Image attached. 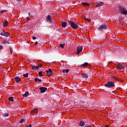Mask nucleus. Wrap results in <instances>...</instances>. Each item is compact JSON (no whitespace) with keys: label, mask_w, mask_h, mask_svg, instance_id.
Masks as SVG:
<instances>
[{"label":"nucleus","mask_w":127,"mask_h":127,"mask_svg":"<svg viewBox=\"0 0 127 127\" xmlns=\"http://www.w3.org/2000/svg\"><path fill=\"white\" fill-rule=\"evenodd\" d=\"M119 10L121 12V14H124L125 15H127V10L125 7L123 6H119Z\"/></svg>","instance_id":"nucleus-1"},{"label":"nucleus","mask_w":127,"mask_h":127,"mask_svg":"<svg viewBox=\"0 0 127 127\" xmlns=\"http://www.w3.org/2000/svg\"><path fill=\"white\" fill-rule=\"evenodd\" d=\"M104 86L108 89L114 88L115 87V83L113 81H108L107 83L104 85Z\"/></svg>","instance_id":"nucleus-2"},{"label":"nucleus","mask_w":127,"mask_h":127,"mask_svg":"<svg viewBox=\"0 0 127 127\" xmlns=\"http://www.w3.org/2000/svg\"><path fill=\"white\" fill-rule=\"evenodd\" d=\"M68 22L70 26H71L72 28H74V29H77V28H79V26H78V24L77 23H75V22L72 21H68Z\"/></svg>","instance_id":"nucleus-3"},{"label":"nucleus","mask_w":127,"mask_h":127,"mask_svg":"<svg viewBox=\"0 0 127 127\" xmlns=\"http://www.w3.org/2000/svg\"><path fill=\"white\" fill-rule=\"evenodd\" d=\"M47 72V76H48V77L50 76H52L53 74H54V72L52 71V70L51 68H49L48 70L46 71Z\"/></svg>","instance_id":"nucleus-4"},{"label":"nucleus","mask_w":127,"mask_h":127,"mask_svg":"<svg viewBox=\"0 0 127 127\" xmlns=\"http://www.w3.org/2000/svg\"><path fill=\"white\" fill-rule=\"evenodd\" d=\"M82 50H83V47L82 46L78 47L77 48V53H76L77 55H79V54H80V53L82 52Z\"/></svg>","instance_id":"nucleus-5"},{"label":"nucleus","mask_w":127,"mask_h":127,"mask_svg":"<svg viewBox=\"0 0 127 127\" xmlns=\"http://www.w3.org/2000/svg\"><path fill=\"white\" fill-rule=\"evenodd\" d=\"M0 35L2 36H6V37H8L9 36V33L6 32H4L3 31L2 32L0 33Z\"/></svg>","instance_id":"nucleus-6"},{"label":"nucleus","mask_w":127,"mask_h":127,"mask_svg":"<svg viewBox=\"0 0 127 127\" xmlns=\"http://www.w3.org/2000/svg\"><path fill=\"white\" fill-rule=\"evenodd\" d=\"M100 30H103V29H107V25L105 24H102L98 28Z\"/></svg>","instance_id":"nucleus-7"},{"label":"nucleus","mask_w":127,"mask_h":127,"mask_svg":"<svg viewBox=\"0 0 127 127\" xmlns=\"http://www.w3.org/2000/svg\"><path fill=\"white\" fill-rule=\"evenodd\" d=\"M40 90L41 91V93H45V91H47V88L42 87L40 88Z\"/></svg>","instance_id":"nucleus-8"},{"label":"nucleus","mask_w":127,"mask_h":127,"mask_svg":"<svg viewBox=\"0 0 127 127\" xmlns=\"http://www.w3.org/2000/svg\"><path fill=\"white\" fill-rule=\"evenodd\" d=\"M117 70H124L125 69V66L123 65H118L116 67Z\"/></svg>","instance_id":"nucleus-9"},{"label":"nucleus","mask_w":127,"mask_h":127,"mask_svg":"<svg viewBox=\"0 0 127 127\" xmlns=\"http://www.w3.org/2000/svg\"><path fill=\"white\" fill-rule=\"evenodd\" d=\"M15 80L16 81V83H19V82L21 81V79L19 76H16L15 77Z\"/></svg>","instance_id":"nucleus-10"},{"label":"nucleus","mask_w":127,"mask_h":127,"mask_svg":"<svg viewBox=\"0 0 127 127\" xmlns=\"http://www.w3.org/2000/svg\"><path fill=\"white\" fill-rule=\"evenodd\" d=\"M31 113V114H37V113H38V109H37V108H35L34 110H32Z\"/></svg>","instance_id":"nucleus-11"},{"label":"nucleus","mask_w":127,"mask_h":127,"mask_svg":"<svg viewBox=\"0 0 127 127\" xmlns=\"http://www.w3.org/2000/svg\"><path fill=\"white\" fill-rule=\"evenodd\" d=\"M104 4H105V2L103 1H101L97 4V7L102 6V5H104Z\"/></svg>","instance_id":"nucleus-12"},{"label":"nucleus","mask_w":127,"mask_h":127,"mask_svg":"<svg viewBox=\"0 0 127 127\" xmlns=\"http://www.w3.org/2000/svg\"><path fill=\"white\" fill-rule=\"evenodd\" d=\"M29 94V92L28 91H26V92L22 94V97H28V95Z\"/></svg>","instance_id":"nucleus-13"},{"label":"nucleus","mask_w":127,"mask_h":127,"mask_svg":"<svg viewBox=\"0 0 127 127\" xmlns=\"http://www.w3.org/2000/svg\"><path fill=\"white\" fill-rule=\"evenodd\" d=\"M38 69H39V66H38L33 65L32 67V70H38Z\"/></svg>","instance_id":"nucleus-14"},{"label":"nucleus","mask_w":127,"mask_h":127,"mask_svg":"<svg viewBox=\"0 0 127 127\" xmlns=\"http://www.w3.org/2000/svg\"><path fill=\"white\" fill-rule=\"evenodd\" d=\"M47 21L48 22H51V16L50 15H49L47 17Z\"/></svg>","instance_id":"nucleus-15"},{"label":"nucleus","mask_w":127,"mask_h":127,"mask_svg":"<svg viewBox=\"0 0 127 127\" xmlns=\"http://www.w3.org/2000/svg\"><path fill=\"white\" fill-rule=\"evenodd\" d=\"M88 65H89V64L88 63H84L83 64L81 65V67L84 68V67H87Z\"/></svg>","instance_id":"nucleus-16"},{"label":"nucleus","mask_w":127,"mask_h":127,"mask_svg":"<svg viewBox=\"0 0 127 127\" xmlns=\"http://www.w3.org/2000/svg\"><path fill=\"white\" fill-rule=\"evenodd\" d=\"M79 125L80 127H84V126H85V122H84V121H80Z\"/></svg>","instance_id":"nucleus-17"},{"label":"nucleus","mask_w":127,"mask_h":127,"mask_svg":"<svg viewBox=\"0 0 127 127\" xmlns=\"http://www.w3.org/2000/svg\"><path fill=\"white\" fill-rule=\"evenodd\" d=\"M66 26H67V23H66V22H63L62 23V27L65 28V27H66Z\"/></svg>","instance_id":"nucleus-18"},{"label":"nucleus","mask_w":127,"mask_h":127,"mask_svg":"<svg viewBox=\"0 0 127 127\" xmlns=\"http://www.w3.org/2000/svg\"><path fill=\"white\" fill-rule=\"evenodd\" d=\"M3 25L4 26H7L8 25V21H5L3 23Z\"/></svg>","instance_id":"nucleus-19"},{"label":"nucleus","mask_w":127,"mask_h":127,"mask_svg":"<svg viewBox=\"0 0 127 127\" xmlns=\"http://www.w3.org/2000/svg\"><path fill=\"white\" fill-rule=\"evenodd\" d=\"M82 5H83L84 6H89L90 5V4L87 2H83Z\"/></svg>","instance_id":"nucleus-20"},{"label":"nucleus","mask_w":127,"mask_h":127,"mask_svg":"<svg viewBox=\"0 0 127 127\" xmlns=\"http://www.w3.org/2000/svg\"><path fill=\"white\" fill-rule=\"evenodd\" d=\"M81 77H82V78H85V79H87L88 78V75L86 74H81Z\"/></svg>","instance_id":"nucleus-21"},{"label":"nucleus","mask_w":127,"mask_h":127,"mask_svg":"<svg viewBox=\"0 0 127 127\" xmlns=\"http://www.w3.org/2000/svg\"><path fill=\"white\" fill-rule=\"evenodd\" d=\"M111 78L112 79H114V80H116V81H119V78H118V77H117L116 76L112 75L111 76Z\"/></svg>","instance_id":"nucleus-22"},{"label":"nucleus","mask_w":127,"mask_h":127,"mask_svg":"<svg viewBox=\"0 0 127 127\" xmlns=\"http://www.w3.org/2000/svg\"><path fill=\"white\" fill-rule=\"evenodd\" d=\"M35 82H42L41 79H39L38 78H36L34 79Z\"/></svg>","instance_id":"nucleus-23"},{"label":"nucleus","mask_w":127,"mask_h":127,"mask_svg":"<svg viewBox=\"0 0 127 127\" xmlns=\"http://www.w3.org/2000/svg\"><path fill=\"white\" fill-rule=\"evenodd\" d=\"M28 75H29L28 73H24L23 74V77H25V78H28Z\"/></svg>","instance_id":"nucleus-24"},{"label":"nucleus","mask_w":127,"mask_h":127,"mask_svg":"<svg viewBox=\"0 0 127 127\" xmlns=\"http://www.w3.org/2000/svg\"><path fill=\"white\" fill-rule=\"evenodd\" d=\"M63 73H69V69H63Z\"/></svg>","instance_id":"nucleus-25"},{"label":"nucleus","mask_w":127,"mask_h":127,"mask_svg":"<svg viewBox=\"0 0 127 127\" xmlns=\"http://www.w3.org/2000/svg\"><path fill=\"white\" fill-rule=\"evenodd\" d=\"M8 100L10 101V102H13V97H9Z\"/></svg>","instance_id":"nucleus-26"},{"label":"nucleus","mask_w":127,"mask_h":127,"mask_svg":"<svg viewBox=\"0 0 127 127\" xmlns=\"http://www.w3.org/2000/svg\"><path fill=\"white\" fill-rule=\"evenodd\" d=\"M42 73H43V71H40L39 72V77H42L43 75H42Z\"/></svg>","instance_id":"nucleus-27"},{"label":"nucleus","mask_w":127,"mask_h":127,"mask_svg":"<svg viewBox=\"0 0 127 127\" xmlns=\"http://www.w3.org/2000/svg\"><path fill=\"white\" fill-rule=\"evenodd\" d=\"M65 45V44H60V47L62 48L63 49H64V46Z\"/></svg>","instance_id":"nucleus-28"},{"label":"nucleus","mask_w":127,"mask_h":127,"mask_svg":"<svg viewBox=\"0 0 127 127\" xmlns=\"http://www.w3.org/2000/svg\"><path fill=\"white\" fill-rule=\"evenodd\" d=\"M9 116V114L8 113H5V114H3V117H8Z\"/></svg>","instance_id":"nucleus-29"},{"label":"nucleus","mask_w":127,"mask_h":127,"mask_svg":"<svg viewBox=\"0 0 127 127\" xmlns=\"http://www.w3.org/2000/svg\"><path fill=\"white\" fill-rule=\"evenodd\" d=\"M6 11H7V10H1L0 11L1 13H3L4 12H6Z\"/></svg>","instance_id":"nucleus-30"},{"label":"nucleus","mask_w":127,"mask_h":127,"mask_svg":"<svg viewBox=\"0 0 127 127\" xmlns=\"http://www.w3.org/2000/svg\"><path fill=\"white\" fill-rule=\"evenodd\" d=\"M23 122H24V119H21L19 121V123L22 124V123H23Z\"/></svg>","instance_id":"nucleus-31"},{"label":"nucleus","mask_w":127,"mask_h":127,"mask_svg":"<svg viewBox=\"0 0 127 127\" xmlns=\"http://www.w3.org/2000/svg\"><path fill=\"white\" fill-rule=\"evenodd\" d=\"M7 42V41H6V40H3V42H2V43L3 44H6Z\"/></svg>","instance_id":"nucleus-32"},{"label":"nucleus","mask_w":127,"mask_h":127,"mask_svg":"<svg viewBox=\"0 0 127 127\" xmlns=\"http://www.w3.org/2000/svg\"><path fill=\"white\" fill-rule=\"evenodd\" d=\"M10 51L11 52V54H12V48H10Z\"/></svg>","instance_id":"nucleus-33"},{"label":"nucleus","mask_w":127,"mask_h":127,"mask_svg":"<svg viewBox=\"0 0 127 127\" xmlns=\"http://www.w3.org/2000/svg\"><path fill=\"white\" fill-rule=\"evenodd\" d=\"M118 81H120V82H124V80H121L120 78H118Z\"/></svg>","instance_id":"nucleus-34"},{"label":"nucleus","mask_w":127,"mask_h":127,"mask_svg":"<svg viewBox=\"0 0 127 127\" xmlns=\"http://www.w3.org/2000/svg\"><path fill=\"white\" fill-rule=\"evenodd\" d=\"M120 25H122V26H123L124 25V22H120Z\"/></svg>","instance_id":"nucleus-35"},{"label":"nucleus","mask_w":127,"mask_h":127,"mask_svg":"<svg viewBox=\"0 0 127 127\" xmlns=\"http://www.w3.org/2000/svg\"><path fill=\"white\" fill-rule=\"evenodd\" d=\"M39 68H42V64H39L38 65Z\"/></svg>","instance_id":"nucleus-36"},{"label":"nucleus","mask_w":127,"mask_h":127,"mask_svg":"<svg viewBox=\"0 0 127 127\" xmlns=\"http://www.w3.org/2000/svg\"><path fill=\"white\" fill-rule=\"evenodd\" d=\"M32 39H33V40H35V39H36V37L33 36L32 37Z\"/></svg>","instance_id":"nucleus-37"},{"label":"nucleus","mask_w":127,"mask_h":127,"mask_svg":"<svg viewBox=\"0 0 127 127\" xmlns=\"http://www.w3.org/2000/svg\"><path fill=\"white\" fill-rule=\"evenodd\" d=\"M81 103H82V104H85V101H83V100H81Z\"/></svg>","instance_id":"nucleus-38"},{"label":"nucleus","mask_w":127,"mask_h":127,"mask_svg":"<svg viewBox=\"0 0 127 127\" xmlns=\"http://www.w3.org/2000/svg\"><path fill=\"white\" fill-rule=\"evenodd\" d=\"M85 127H91V126L90 125H86Z\"/></svg>","instance_id":"nucleus-39"},{"label":"nucleus","mask_w":127,"mask_h":127,"mask_svg":"<svg viewBox=\"0 0 127 127\" xmlns=\"http://www.w3.org/2000/svg\"><path fill=\"white\" fill-rule=\"evenodd\" d=\"M2 49V46L0 45V50H1Z\"/></svg>","instance_id":"nucleus-40"},{"label":"nucleus","mask_w":127,"mask_h":127,"mask_svg":"<svg viewBox=\"0 0 127 127\" xmlns=\"http://www.w3.org/2000/svg\"><path fill=\"white\" fill-rule=\"evenodd\" d=\"M29 127H32V125L31 124H29L28 126Z\"/></svg>","instance_id":"nucleus-41"},{"label":"nucleus","mask_w":127,"mask_h":127,"mask_svg":"<svg viewBox=\"0 0 127 127\" xmlns=\"http://www.w3.org/2000/svg\"><path fill=\"white\" fill-rule=\"evenodd\" d=\"M26 19H27V20H29V17H26Z\"/></svg>","instance_id":"nucleus-42"},{"label":"nucleus","mask_w":127,"mask_h":127,"mask_svg":"<svg viewBox=\"0 0 127 127\" xmlns=\"http://www.w3.org/2000/svg\"><path fill=\"white\" fill-rule=\"evenodd\" d=\"M35 45H37V44H38V43L37 42H36L35 43Z\"/></svg>","instance_id":"nucleus-43"},{"label":"nucleus","mask_w":127,"mask_h":127,"mask_svg":"<svg viewBox=\"0 0 127 127\" xmlns=\"http://www.w3.org/2000/svg\"><path fill=\"white\" fill-rule=\"evenodd\" d=\"M17 1H21V0H17Z\"/></svg>","instance_id":"nucleus-44"},{"label":"nucleus","mask_w":127,"mask_h":127,"mask_svg":"<svg viewBox=\"0 0 127 127\" xmlns=\"http://www.w3.org/2000/svg\"><path fill=\"white\" fill-rule=\"evenodd\" d=\"M7 44H9L10 43H9V42H7Z\"/></svg>","instance_id":"nucleus-45"},{"label":"nucleus","mask_w":127,"mask_h":127,"mask_svg":"<svg viewBox=\"0 0 127 127\" xmlns=\"http://www.w3.org/2000/svg\"><path fill=\"white\" fill-rule=\"evenodd\" d=\"M28 15H30V13H28Z\"/></svg>","instance_id":"nucleus-46"},{"label":"nucleus","mask_w":127,"mask_h":127,"mask_svg":"<svg viewBox=\"0 0 127 127\" xmlns=\"http://www.w3.org/2000/svg\"><path fill=\"white\" fill-rule=\"evenodd\" d=\"M26 127H29L28 125H26Z\"/></svg>","instance_id":"nucleus-47"}]
</instances>
